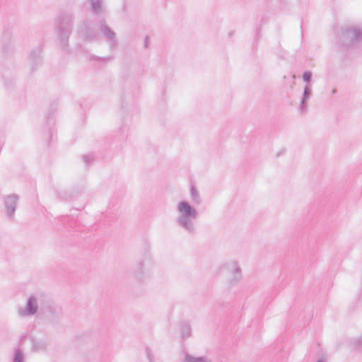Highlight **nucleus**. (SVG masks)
<instances>
[{
  "mask_svg": "<svg viewBox=\"0 0 362 362\" xmlns=\"http://www.w3.org/2000/svg\"><path fill=\"white\" fill-rule=\"evenodd\" d=\"M184 362H211V361L206 357H194L187 354Z\"/></svg>",
  "mask_w": 362,
  "mask_h": 362,
  "instance_id": "15",
  "label": "nucleus"
},
{
  "mask_svg": "<svg viewBox=\"0 0 362 362\" xmlns=\"http://www.w3.org/2000/svg\"><path fill=\"white\" fill-rule=\"evenodd\" d=\"M317 362H325V361L324 358H319Z\"/></svg>",
  "mask_w": 362,
  "mask_h": 362,
  "instance_id": "24",
  "label": "nucleus"
},
{
  "mask_svg": "<svg viewBox=\"0 0 362 362\" xmlns=\"http://www.w3.org/2000/svg\"><path fill=\"white\" fill-rule=\"evenodd\" d=\"M78 32L80 35L86 40H94L98 36V33L94 29L90 28L87 22L81 23Z\"/></svg>",
  "mask_w": 362,
  "mask_h": 362,
  "instance_id": "9",
  "label": "nucleus"
},
{
  "mask_svg": "<svg viewBox=\"0 0 362 362\" xmlns=\"http://www.w3.org/2000/svg\"><path fill=\"white\" fill-rule=\"evenodd\" d=\"M336 93H337L336 89H332V91H331V93H332V95L335 94Z\"/></svg>",
  "mask_w": 362,
  "mask_h": 362,
  "instance_id": "25",
  "label": "nucleus"
},
{
  "mask_svg": "<svg viewBox=\"0 0 362 362\" xmlns=\"http://www.w3.org/2000/svg\"><path fill=\"white\" fill-rule=\"evenodd\" d=\"M29 63L32 69L37 68L41 64V50L35 49L31 51L29 57Z\"/></svg>",
  "mask_w": 362,
  "mask_h": 362,
  "instance_id": "10",
  "label": "nucleus"
},
{
  "mask_svg": "<svg viewBox=\"0 0 362 362\" xmlns=\"http://www.w3.org/2000/svg\"><path fill=\"white\" fill-rule=\"evenodd\" d=\"M190 197L194 204H199L201 202V199L199 196V193L198 190L194 185H192L189 190Z\"/></svg>",
  "mask_w": 362,
  "mask_h": 362,
  "instance_id": "14",
  "label": "nucleus"
},
{
  "mask_svg": "<svg viewBox=\"0 0 362 362\" xmlns=\"http://www.w3.org/2000/svg\"><path fill=\"white\" fill-rule=\"evenodd\" d=\"M25 357L21 350H16L13 362H24Z\"/></svg>",
  "mask_w": 362,
  "mask_h": 362,
  "instance_id": "16",
  "label": "nucleus"
},
{
  "mask_svg": "<svg viewBox=\"0 0 362 362\" xmlns=\"http://www.w3.org/2000/svg\"><path fill=\"white\" fill-rule=\"evenodd\" d=\"M146 354H147V358L148 359V361L149 362H154L153 360V355H152L150 349L148 348H147L146 349Z\"/></svg>",
  "mask_w": 362,
  "mask_h": 362,
  "instance_id": "21",
  "label": "nucleus"
},
{
  "mask_svg": "<svg viewBox=\"0 0 362 362\" xmlns=\"http://www.w3.org/2000/svg\"><path fill=\"white\" fill-rule=\"evenodd\" d=\"M47 308H49H49H50V309H52V310H54V312H55V313H57V315H59V312H58V311H57L55 308H52V306H51V305H47Z\"/></svg>",
  "mask_w": 362,
  "mask_h": 362,
  "instance_id": "23",
  "label": "nucleus"
},
{
  "mask_svg": "<svg viewBox=\"0 0 362 362\" xmlns=\"http://www.w3.org/2000/svg\"><path fill=\"white\" fill-rule=\"evenodd\" d=\"M312 72L311 71H305L303 74V79L304 81H305L306 83H309L312 78Z\"/></svg>",
  "mask_w": 362,
  "mask_h": 362,
  "instance_id": "19",
  "label": "nucleus"
},
{
  "mask_svg": "<svg viewBox=\"0 0 362 362\" xmlns=\"http://www.w3.org/2000/svg\"><path fill=\"white\" fill-rule=\"evenodd\" d=\"M92 59L95 60V61L106 62V61L110 60V57H100L94 56V57H93Z\"/></svg>",
  "mask_w": 362,
  "mask_h": 362,
  "instance_id": "20",
  "label": "nucleus"
},
{
  "mask_svg": "<svg viewBox=\"0 0 362 362\" xmlns=\"http://www.w3.org/2000/svg\"><path fill=\"white\" fill-rule=\"evenodd\" d=\"M341 37L344 45L351 46L362 40V28L354 26L348 28L343 30Z\"/></svg>",
  "mask_w": 362,
  "mask_h": 362,
  "instance_id": "6",
  "label": "nucleus"
},
{
  "mask_svg": "<svg viewBox=\"0 0 362 362\" xmlns=\"http://www.w3.org/2000/svg\"><path fill=\"white\" fill-rule=\"evenodd\" d=\"M100 32L106 41L109 43L111 49L117 45L115 32L105 23L100 24Z\"/></svg>",
  "mask_w": 362,
  "mask_h": 362,
  "instance_id": "8",
  "label": "nucleus"
},
{
  "mask_svg": "<svg viewBox=\"0 0 362 362\" xmlns=\"http://www.w3.org/2000/svg\"><path fill=\"white\" fill-rule=\"evenodd\" d=\"M221 272H228L229 276L227 283L229 286H233L242 280V269L238 261L229 259L223 263L219 268Z\"/></svg>",
  "mask_w": 362,
  "mask_h": 362,
  "instance_id": "4",
  "label": "nucleus"
},
{
  "mask_svg": "<svg viewBox=\"0 0 362 362\" xmlns=\"http://www.w3.org/2000/svg\"><path fill=\"white\" fill-rule=\"evenodd\" d=\"M72 16L71 15H62L56 24L58 39L63 48L67 46V42L69 35L72 30Z\"/></svg>",
  "mask_w": 362,
  "mask_h": 362,
  "instance_id": "3",
  "label": "nucleus"
},
{
  "mask_svg": "<svg viewBox=\"0 0 362 362\" xmlns=\"http://www.w3.org/2000/svg\"><path fill=\"white\" fill-rule=\"evenodd\" d=\"M46 299L41 293H35L30 296L24 306H18L16 308V313L18 317L25 318L33 317L37 314L40 307L46 305Z\"/></svg>",
  "mask_w": 362,
  "mask_h": 362,
  "instance_id": "2",
  "label": "nucleus"
},
{
  "mask_svg": "<svg viewBox=\"0 0 362 362\" xmlns=\"http://www.w3.org/2000/svg\"><path fill=\"white\" fill-rule=\"evenodd\" d=\"M83 159H84V160H85V161L88 163H89V162L91 160L92 157H91V156H83Z\"/></svg>",
  "mask_w": 362,
  "mask_h": 362,
  "instance_id": "22",
  "label": "nucleus"
},
{
  "mask_svg": "<svg viewBox=\"0 0 362 362\" xmlns=\"http://www.w3.org/2000/svg\"><path fill=\"white\" fill-rule=\"evenodd\" d=\"M190 333V327L188 325H184L181 327V334L182 337H188Z\"/></svg>",
  "mask_w": 362,
  "mask_h": 362,
  "instance_id": "18",
  "label": "nucleus"
},
{
  "mask_svg": "<svg viewBox=\"0 0 362 362\" xmlns=\"http://www.w3.org/2000/svg\"><path fill=\"white\" fill-rule=\"evenodd\" d=\"M19 196L16 194L7 195L4 198V207L6 215L9 218H13L17 207Z\"/></svg>",
  "mask_w": 362,
  "mask_h": 362,
  "instance_id": "7",
  "label": "nucleus"
},
{
  "mask_svg": "<svg viewBox=\"0 0 362 362\" xmlns=\"http://www.w3.org/2000/svg\"><path fill=\"white\" fill-rule=\"evenodd\" d=\"M153 269V262L149 257H144L137 262L134 275L139 281H144L151 275Z\"/></svg>",
  "mask_w": 362,
  "mask_h": 362,
  "instance_id": "5",
  "label": "nucleus"
},
{
  "mask_svg": "<svg viewBox=\"0 0 362 362\" xmlns=\"http://www.w3.org/2000/svg\"><path fill=\"white\" fill-rule=\"evenodd\" d=\"M352 346L356 349H362V336L354 339Z\"/></svg>",
  "mask_w": 362,
  "mask_h": 362,
  "instance_id": "17",
  "label": "nucleus"
},
{
  "mask_svg": "<svg viewBox=\"0 0 362 362\" xmlns=\"http://www.w3.org/2000/svg\"><path fill=\"white\" fill-rule=\"evenodd\" d=\"M176 211L177 225L187 234H194L197 230L194 221L198 217L197 209L187 201L182 200L177 204Z\"/></svg>",
  "mask_w": 362,
  "mask_h": 362,
  "instance_id": "1",
  "label": "nucleus"
},
{
  "mask_svg": "<svg viewBox=\"0 0 362 362\" xmlns=\"http://www.w3.org/2000/svg\"><path fill=\"white\" fill-rule=\"evenodd\" d=\"M312 93L311 86L309 84H307L303 90V97L300 100V110L302 112H304L307 107V102L309 100Z\"/></svg>",
  "mask_w": 362,
  "mask_h": 362,
  "instance_id": "11",
  "label": "nucleus"
},
{
  "mask_svg": "<svg viewBox=\"0 0 362 362\" xmlns=\"http://www.w3.org/2000/svg\"><path fill=\"white\" fill-rule=\"evenodd\" d=\"M90 3L91 10L97 13L100 14L105 13V6L102 0H88Z\"/></svg>",
  "mask_w": 362,
  "mask_h": 362,
  "instance_id": "12",
  "label": "nucleus"
},
{
  "mask_svg": "<svg viewBox=\"0 0 362 362\" xmlns=\"http://www.w3.org/2000/svg\"><path fill=\"white\" fill-rule=\"evenodd\" d=\"M47 342L45 340H34L33 342V349L35 351H42L47 349Z\"/></svg>",
  "mask_w": 362,
  "mask_h": 362,
  "instance_id": "13",
  "label": "nucleus"
}]
</instances>
